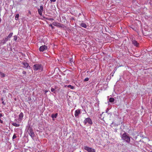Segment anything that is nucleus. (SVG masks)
Returning <instances> with one entry per match:
<instances>
[{
    "instance_id": "1",
    "label": "nucleus",
    "mask_w": 152,
    "mask_h": 152,
    "mask_svg": "<svg viewBox=\"0 0 152 152\" xmlns=\"http://www.w3.org/2000/svg\"><path fill=\"white\" fill-rule=\"evenodd\" d=\"M122 139L127 143H129L130 141V138L128 134L125 132L124 133L121 137Z\"/></svg>"
},
{
    "instance_id": "2",
    "label": "nucleus",
    "mask_w": 152,
    "mask_h": 152,
    "mask_svg": "<svg viewBox=\"0 0 152 152\" xmlns=\"http://www.w3.org/2000/svg\"><path fill=\"white\" fill-rule=\"evenodd\" d=\"M33 69L34 71H42L43 70L41 65L40 64H35L33 66Z\"/></svg>"
},
{
    "instance_id": "3",
    "label": "nucleus",
    "mask_w": 152,
    "mask_h": 152,
    "mask_svg": "<svg viewBox=\"0 0 152 152\" xmlns=\"http://www.w3.org/2000/svg\"><path fill=\"white\" fill-rule=\"evenodd\" d=\"M28 132L31 137L33 138L34 137L35 134L32 128L30 127L29 128Z\"/></svg>"
},
{
    "instance_id": "4",
    "label": "nucleus",
    "mask_w": 152,
    "mask_h": 152,
    "mask_svg": "<svg viewBox=\"0 0 152 152\" xmlns=\"http://www.w3.org/2000/svg\"><path fill=\"white\" fill-rule=\"evenodd\" d=\"M84 149L88 152H95V150L94 149H92L88 146H85Z\"/></svg>"
},
{
    "instance_id": "5",
    "label": "nucleus",
    "mask_w": 152,
    "mask_h": 152,
    "mask_svg": "<svg viewBox=\"0 0 152 152\" xmlns=\"http://www.w3.org/2000/svg\"><path fill=\"white\" fill-rule=\"evenodd\" d=\"M83 123L85 125H86L87 123H88L90 125H91L92 124V122L91 119L89 118H86L84 120Z\"/></svg>"
},
{
    "instance_id": "6",
    "label": "nucleus",
    "mask_w": 152,
    "mask_h": 152,
    "mask_svg": "<svg viewBox=\"0 0 152 152\" xmlns=\"http://www.w3.org/2000/svg\"><path fill=\"white\" fill-rule=\"evenodd\" d=\"M48 49V47L45 45H42L40 47L39 51H40L43 52L45 51Z\"/></svg>"
},
{
    "instance_id": "7",
    "label": "nucleus",
    "mask_w": 152,
    "mask_h": 152,
    "mask_svg": "<svg viewBox=\"0 0 152 152\" xmlns=\"http://www.w3.org/2000/svg\"><path fill=\"white\" fill-rule=\"evenodd\" d=\"M13 34V33H10L9 35L5 38V39H3L4 41V43H5L8 40V39L12 37Z\"/></svg>"
},
{
    "instance_id": "8",
    "label": "nucleus",
    "mask_w": 152,
    "mask_h": 152,
    "mask_svg": "<svg viewBox=\"0 0 152 152\" xmlns=\"http://www.w3.org/2000/svg\"><path fill=\"white\" fill-rule=\"evenodd\" d=\"M81 113L80 110L78 109L75 110V117H77Z\"/></svg>"
},
{
    "instance_id": "9",
    "label": "nucleus",
    "mask_w": 152,
    "mask_h": 152,
    "mask_svg": "<svg viewBox=\"0 0 152 152\" xmlns=\"http://www.w3.org/2000/svg\"><path fill=\"white\" fill-rule=\"evenodd\" d=\"M132 43L135 46L137 47L138 46L139 43L135 40H132Z\"/></svg>"
},
{
    "instance_id": "10",
    "label": "nucleus",
    "mask_w": 152,
    "mask_h": 152,
    "mask_svg": "<svg viewBox=\"0 0 152 152\" xmlns=\"http://www.w3.org/2000/svg\"><path fill=\"white\" fill-rule=\"evenodd\" d=\"M23 117V113L21 112L19 115V118L20 120H22Z\"/></svg>"
},
{
    "instance_id": "11",
    "label": "nucleus",
    "mask_w": 152,
    "mask_h": 152,
    "mask_svg": "<svg viewBox=\"0 0 152 152\" xmlns=\"http://www.w3.org/2000/svg\"><path fill=\"white\" fill-rule=\"evenodd\" d=\"M80 26L84 28H86L87 27V25L86 23H82L80 24Z\"/></svg>"
},
{
    "instance_id": "12",
    "label": "nucleus",
    "mask_w": 152,
    "mask_h": 152,
    "mask_svg": "<svg viewBox=\"0 0 152 152\" xmlns=\"http://www.w3.org/2000/svg\"><path fill=\"white\" fill-rule=\"evenodd\" d=\"M23 64L24 66V67L27 68L28 66V64L27 62H23Z\"/></svg>"
},
{
    "instance_id": "13",
    "label": "nucleus",
    "mask_w": 152,
    "mask_h": 152,
    "mask_svg": "<svg viewBox=\"0 0 152 152\" xmlns=\"http://www.w3.org/2000/svg\"><path fill=\"white\" fill-rule=\"evenodd\" d=\"M57 115H58V113H56L55 114H52L51 115V117L52 118H56L57 117Z\"/></svg>"
},
{
    "instance_id": "14",
    "label": "nucleus",
    "mask_w": 152,
    "mask_h": 152,
    "mask_svg": "<svg viewBox=\"0 0 152 152\" xmlns=\"http://www.w3.org/2000/svg\"><path fill=\"white\" fill-rule=\"evenodd\" d=\"M115 101V99L114 98L112 97H110L109 98V101L110 102H113Z\"/></svg>"
},
{
    "instance_id": "15",
    "label": "nucleus",
    "mask_w": 152,
    "mask_h": 152,
    "mask_svg": "<svg viewBox=\"0 0 152 152\" xmlns=\"http://www.w3.org/2000/svg\"><path fill=\"white\" fill-rule=\"evenodd\" d=\"M12 125L15 127H18L20 126V124H17L16 123H12Z\"/></svg>"
},
{
    "instance_id": "16",
    "label": "nucleus",
    "mask_w": 152,
    "mask_h": 152,
    "mask_svg": "<svg viewBox=\"0 0 152 152\" xmlns=\"http://www.w3.org/2000/svg\"><path fill=\"white\" fill-rule=\"evenodd\" d=\"M38 11L39 15L41 16L42 14V11L39 9H38Z\"/></svg>"
},
{
    "instance_id": "17",
    "label": "nucleus",
    "mask_w": 152,
    "mask_h": 152,
    "mask_svg": "<svg viewBox=\"0 0 152 152\" xmlns=\"http://www.w3.org/2000/svg\"><path fill=\"white\" fill-rule=\"evenodd\" d=\"M56 26L59 27H63V25L58 23Z\"/></svg>"
},
{
    "instance_id": "18",
    "label": "nucleus",
    "mask_w": 152,
    "mask_h": 152,
    "mask_svg": "<svg viewBox=\"0 0 152 152\" xmlns=\"http://www.w3.org/2000/svg\"><path fill=\"white\" fill-rule=\"evenodd\" d=\"M0 75H1V77H5V74L4 73H2V72H0Z\"/></svg>"
},
{
    "instance_id": "19",
    "label": "nucleus",
    "mask_w": 152,
    "mask_h": 152,
    "mask_svg": "<svg viewBox=\"0 0 152 152\" xmlns=\"http://www.w3.org/2000/svg\"><path fill=\"white\" fill-rule=\"evenodd\" d=\"M67 87L68 88H70L71 89H74V87L73 86H72L71 85H69L67 86Z\"/></svg>"
},
{
    "instance_id": "20",
    "label": "nucleus",
    "mask_w": 152,
    "mask_h": 152,
    "mask_svg": "<svg viewBox=\"0 0 152 152\" xmlns=\"http://www.w3.org/2000/svg\"><path fill=\"white\" fill-rule=\"evenodd\" d=\"M58 23H57V22H53V23L52 24L54 26H57V24H58Z\"/></svg>"
},
{
    "instance_id": "21",
    "label": "nucleus",
    "mask_w": 152,
    "mask_h": 152,
    "mask_svg": "<svg viewBox=\"0 0 152 152\" xmlns=\"http://www.w3.org/2000/svg\"><path fill=\"white\" fill-rule=\"evenodd\" d=\"M17 39V36H15L14 37V40L16 41Z\"/></svg>"
},
{
    "instance_id": "22",
    "label": "nucleus",
    "mask_w": 152,
    "mask_h": 152,
    "mask_svg": "<svg viewBox=\"0 0 152 152\" xmlns=\"http://www.w3.org/2000/svg\"><path fill=\"white\" fill-rule=\"evenodd\" d=\"M55 89L53 88H51V92H54V93H55V92H54L55 91Z\"/></svg>"
},
{
    "instance_id": "23",
    "label": "nucleus",
    "mask_w": 152,
    "mask_h": 152,
    "mask_svg": "<svg viewBox=\"0 0 152 152\" xmlns=\"http://www.w3.org/2000/svg\"><path fill=\"white\" fill-rule=\"evenodd\" d=\"M16 138V134H14L13 135V136L12 137V139H15V138Z\"/></svg>"
},
{
    "instance_id": "24",
    "label": "nucleus",
    "mask_w": 152,
    "mask_h": 152,
    "mask_svg": "<svg viewBox=\"0 0 152 152\" xmlns=\"http://www.w3.org/2000/svg\"><path fill=\"white\" fill-rule=\"evenodd\" d=\"M19 17V15L18 14H17L16 15L15 17V19L17 20L16 18H18Z\"/></svg>"
},
{
    "instance_id": "25",
    "label": "nucleus",
    "mask_w": 152,
    "mask_h": 152,
    "mask_svg": "<svg viewBox=\"0 0 152 152\" xmlns=\"http://www.w3.org/2000/svg\"><path fill=\"white\" fill-rule=\"evenodd\" d=\"M89 78H88V77H86V78H85L84 80V81H85V82H86V81H88L89 80Z\"/></svg>"
},
{
    "instance_id": "26",
    "label": "nucleus",
    "mask_w": 152,
    "mask_h": 152,
    "mask_svg": "<svg viewBox=\"0 0 152 152\" xmlns=\"http://www.w3.org/2000/svg\"><path fill=\"white\" fill-rule=\"evenodd\" d=\"M47 19L48 20H50V21H53L54 20L53 19L51 18H47Z\"/></svg>"
},
{
    "instance_id": "27",
    "label": "nucleus",
    "mask_w": 152,
    "mask_h": 152,
    "mask_svg": "<svg viewBox=\"0 0 152 152\" xmlns=\"http://www.w3.org/2000/svg\"><path fill=\"white\" fill-rule=\"evenodd\" d=\"M39 9L43 11V6H40V8Z\"/></svg>"
},
{
    "instance_id": "28",
    "label": "nucleus",
    "mask_w": 152,
    "mask_h": 152,
    "mask_svg": "<svg viewBox=\"0 0 152 152\" xmlns=\"http://www.w3.org/2000/svg\"><path fill=\"white\" fill-rule=\"evenodd\" d=\"M49 26H50L51 27L52 29H53L54 28V27L53 26V25L51 24L49 25Z\"/></svg>"
},
{
    "instance_id": "29",
    "label": "nucleus",
    "mask_w": 152,
    "mask_h": 152,
    "mask_svg": "<svg viewBox=\"0 0 152 152\" xmlns=\"http://www.w3.org/2000/svg\"><path fill=\"white\" fill-rule=\"evenodd\" d=\"M56 0H50V1H51V2H55L56 1Z\"/></svg>"
},
{
    "instance_id": "30",
    "label": "nucleus",
    "mask_w": 152,
    "mask_h": 152,
    "mask_svg": "<svg viewBox=\"0 0 152 152\" xmlns=\"http://www.w3.org/2000/svg\"><path fill=\"white\" fill-rule=\"evenodd\" d=\"M23 73L24 74H26V72L25 71H23Z\"/></svg>"
},
{
    "instance_id": "31",
    "label": "nucleus",
    "mask_w": 152,
    "mask_h": 152,
    "mask_svg": "<svg viewBox=\"0 0 152 152\" xmlns=\"http://www.w3.org/2000/svg\"><path fill=\"white\" fill-rule=\"evenodd\" d=\"M2 103L3 104H4V105H5V104H4V101H3V102H2Z\"/></svg>"
},
{
    "instance_id": "32",
    "label": "nucleus",
    "mask_w": 152,
    "mask_h": 152,
    "mask_svg": "<svg viewBox=\"0 0 152 152\" xmlns=\"http://www.w3.org/2000/svg\"><path fill=\"white\" fill-rule=\"evenodd\" d=\"M48 91H45V93H46L48 92Z\"/></svg>"
},
{
    "instance_id": "33",
    "label": "nucleus",
    "mask_w": 152,
    "mask_h": 152,
    "mask_svg": "<svg viewBox=\"0 0 152 152\" xmlns=\"http://www.w3.org/2000/svg\"><path fill=\"white\" fill-rule=\"evenodd\" d=\"M3 100V99L2 98L1 99V100Z\"/></svg>"
},
{
    "instance_id": "34",
    "label": "nucleus",
    "mask_w": 152,
    "mask_h": 152,
    "mask_svg": "<svg viewBox=\"0 0 152 152\" xmlns=\"http://www.w3.org/2000/svg\"><path fill=\"white\" fill-rule=\"evenodd\" d=\"M31 98H30V99H29L30 100H31Z\"/></svg>"
},
{
    "instance_id": "35",
    "label": "nucleus",
    "mask_w": 152,
    "mask_h": 152,
    "mask_svg": "<svg viewBox=\"0 0 152 152\" xmlns=\"http://www.w3.org/2000/svg\"><path fill=\"white\" fill-rule=\"evenodd\" d=\"M150 152H152V150Z\"/></svg>"
}]
</instances>
